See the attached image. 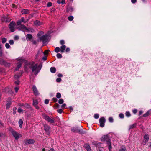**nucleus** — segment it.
Segmentation results:
<instances>
[{"label":"nucleus","instance_id":"obj_1","mask_svg":"<svg viewBox=\"0 0 151 151\" xmlns=\"http://www.w3.org/2000/svg\"><path fill=\"white\" fill-rule=\"evenodd\" d=\"M25 70H28L29 68L31 69L33 72H34V74H37L41 70L40 65L38 66L37 64H35L34 62H32L27 63L24 66Z\"/></svg>","mask_w":151,"mask_h":151},{"label":"nucleus","instance_id":"obj_2","mask_svg":"<svg viewBox=\"0 0 151 151\" xmlns=\"http://www.w3.org/2000/svg\"><path fill=\"white\" fill-rule=\"evenodd\" d=\"M102 141H106L108 145V148L109 151H111L112 147L111 145V140L109 136L108 135H104L101 138Z\"/></svg>","mask_w":151,"mask_h":151},{"label":"nucleus","instance_id":"obj_3","mask_svg":"<svg viewBox=\"0 0 151 151\" xmlns=\"http://www.w3.org/2000/svg\"><path fill=\"white\" fill-rule=\"evenodd\" d=\"M48 36L47 34H45L42 36L40 38L37 39V41L38 42H42L43 45H45L47 44L48 42Z\"/></svg>","mask_w":151,"mask_h":151},{"label":"nucleus","instance_id":"obj_4","mask_svg":"<svg viewBox=\"0 0 151 151\" xmlns=\"http://www.w3.org/2000/svg\"><path fill=\"white\" fill-rule=\"evenodd\" d=\"M72 131L75 133H78L80 134H84V132L83 131L82 129H80L77 127H73L71 128Z\"/></svg>","mask_w":151,"mask_h":151},{"label":"nucleus","instance_id":"obj_5","mask_svg":"<svg viewBox=\"0 0 151 151\" xmlns=\"http://www.w3.org/2000/svg\"><path fill=\"white\" fill-rule=\"evenodd\" d=\"M11 133L16 140H18L19 138L22 137V135L21 134L18 133L15 131H12Z\"/></svg>","mask_w":151,"mask_h":151},{"label":"nucleus","instance_id":"obj_6","mask_svg":"<svg viewBox=\"0 0 151 151\" xmlns=\"http://www.w3.org/2000/svg\"><path fill=\"white\" fill-rule=\"evenodd\" d=\"M15 23L13 21L11 22L9 25V27L12 32H13L15 31Z\"/></svg>","mask_w":151,"mask_h":151},{"label":"nucleus","instance_id":"obj_7","mask_svg":"<svg viewBox=\"0 0 151 151\" xmlns=\"http://www.w3.org/2000/svg\"><path fill=\"white\" fill-rule=\"evenodd\" d=\"M43 117L48 122L52 123H55L54 120L50 118L48 116L44 114L43 115Z\"/></svg>","mask_w":151,"mask_h":151},{"label":"nucleus","instance_id":"obj_8","mask_svg":"<svg viewBox=\"0 0 151 151\" xmlns=\"http://www.w3.org/2000/svg\"><path fill=\"white\" fill-rule=\"evenodd\" d=\"M35 140L32 139H29L24 141L23 144L24 145H27L29 144H33L35 142Z\"/></svg>","mask_w":151,"mask_h":151},{"label":"nucleus","instance_id":"obj_9","mask_svg":"<svg viewBox=\"0 0 151 151\" xmlns=\"http://www.w3.org/2000/svg\"><path fill=\"white\" fill-rule=\"evenodd\" d=\"M105 121V119L103 117L100 118L99 119V122L100 123V126L101 127H103L104 126Z\"/></svg>","mask_w":151,"mask_h":151},{"label":"nucleus","instance_id":"obj_10","mask_svg":"<svg viewBox=\"0 0 151 151\" xmlns=\"http://www.w3.org/2000/svg\"><path fill=\"white\" fill-rule=\"evenodd\" d=\"M144 139L142 142V144L145 145L147 143L149 140V137L147 134H145L144 137Z\"/></svg>","mask_w":151,"mask_h":151},{"label":"nucleus","instance_id":"obj_11","mask_svg":"<svg viewBox=\"0 0 151 151\" xmlns=\"http://www.w3.org/2000/svg\"><path fill=\"white\" fill-rule=\"evenodd\" d=\"M42 50L40 49H39L35 55V58L36 59H38L40 57Z\"/></svg>","mask_w":151,"mask_h":151},{"label":"nucleus","instance_id":"obj_12","mask_svg":"<svg viewBox=\"0 0 151 151\" xmlns=\"http://www.w3.org/2000/svg\"><path fill=\"white\" fill-rule=\"evenodd\" d=\"M19 25L20 26L18 27V28L20 29V30H21V29H25L28 31H29L32 29L30 28L29 29L27 28L24 25L21 24V25Z\"/></svg>","mask_w":151,"mask_h":151},{"label":"nucleus","instance_id":"obj_13","mask_svg":"<svg viewBox=\"0 0 151 151\" xmlns=\"http://www.w3.org/2000/svg\"><path fill=\"white\" fill-rule=\"evenodd\" d=\"M23 22L24 23H25L26 22L25 21L24 19V17H22L20 19L18 20L17 22V25H21V23Z\"/></svg>","mask_w":151,"mask_h":151},{"label":"nucleus","instance_id":"obj_14","mask_svg":"<svg viewBox=\"0 0 151 151\" xmlns=\"http://www.w3.org/2000/svg\"><path fill=\"white\" fill-rule=\"evenodd\" d=\"M50 128L47 125H44V129L45 130L47 134H49L50 133Z\"/></svg>","mask_w":151,"mask_h":151},{"label":"nucleus","instance_id":"obj_15","mask_svg":"<svg viewBox=\"0 0 151 151\" xmlns=\"http://www.w3.org/2000/svg\"><path fill=\"white\" fill-rule=\"evenodd\" d=\"M33 91L34 94L35 95H38V91L37 90L36 86L35 85L33 86Z\"/></svg>","mask_w":151,"mask_h":151},{"label":"nucleus","instance_id":"obj_16","mask_svg":"<svg viewBox=\"0 0 151 151\" xmlns=\"http://www.w3.org/2000/svg\"><path fill=\"white\" fill-rule=\"evenodd\" d=\"M26 40L27 41H30L33 38L32 35L30 34H27L26 36Z\"/></svg>","mask_w":151,"mask_h":151},{"label":"nucleus","instance_id":"obj_17","mask_svg":"<svg viewBox=\"0 0 151 151\" xmlns=\"http://www.w3.org/2000/svg\"><path fill=\"white\" fill-rule=\"evenodd\" d=\"M21 12L23 14H28L30 13V11L28 9H24L22 10Z\"/></svg>","mask_w":151,"mask_h":151},{"label":"nucleus","instance_id":"obj_18","mask_svg":"<svg viewBox=\"0 0 151 151\" xmlns=\"http://www.w3.org/2000/svg\"><path fill=\"white\" fill-rule=\"evenodd\" d=\"M92 143L93 145L95 146L96 147L100 146L101 144L98 142L95 141L92 142Z\"/></svg>","mask_w":151,"mask_h":151},{"label":"nucleus","instance_id":"obj_19","mask_svg":"<svg viewBox=\"0 0 151 151\" xmlns=\"http://www.w3.org/2000/svg\"><path fill=\"white\" fill-rule=\"evenodd\" d=\"M84 147L88 151H90L91 150V148L89 145L85 144L84 145Z\"/></svg>","mask_w":151,"mask_h":151},{"label":"nucleus","instance_id":"obj_20","mask_svg":"<svg viewBox=\"0 0 151 151\" xmlns=\"http://www.w3.org/2000/svg\"><path fill=\"white\" fill-rule=\"evenodd\" d=\"M66 48V46L65 45H63L61 46L60 47L61 48V53H63L64 52V50Z\"/></svg>","mask_w":151,"mask_h":151},{"label":"nucleus","instance_id":"obj_21","mask_svg":"<svg viewBox=\"0 0 151 151\" xmlns=\"http://www.w3.org/2000/svg\"><path fill=\"white\" fill-rule=\"evenodd\" d=\"M34 24L35 25L39 26L41 24V22L39 21L36 20L34 22Z\"/></svg>","mask_w":151,"mask_h":151},{"label":"nucleus","instance_id":"obj_22","mask_svg":"<svg viewBox=\"0 0 151 151\" xmlns=\"http://www.w3.org/2000/svg\"><path fill=\"white\" fill-rule=\"evenodd\" d=\"M23 121L22 119H20L19 121V127L21 128L22 127Z\"/></svg>","mask_w":151,"mask_h":151},{"label":"nucleus","instance_id":"obj_23","mask_svg":"<svg viewBox=\"0 0 151 151\" xmlns=\"http://www.w3.org/2000/svg\"><path fill=\"white\" fill-rule=\"evenodd\" d=\"M22 64L20 63H17V67L16 68V70L17 71L19 70V69L22 66Z\"/></svg>","mask_w":151,"mask_h":151},{"label":"nucleus","instance_id":"obj_24","mask_svg":"<svg viewBox=\"0 0 151 151\" xmlns=\"http://www.w3.org/2000/svg\"><path fill=\"white\" fill-rule=\"evenodd\" d=\"M44 34V32L43 31H40L37 34V37L38 38H40V37H41V35Z\"/></svg>","mask_w":151,"mask_h":151},{"label":"nucleus","instance_id":"obj_25","mask_svg":"<svg viewBox=\"0 0 151 151\" xmlns=\"http://www.w3.org/2000/svg\"><path fill=\"white\" fill-rule=\"evenodd\" d=\"M0 63H1L2 64H3V65H6V64H9V63H7L6 61H5V60H4L3 59H0Z\"/></svg>","mask_w":151,"mask_h":151},{"label":"nucleus","instance_id":"obj_26","mask_svg":"<svg viewBox=\"0 0 151 151\" xmlns=\"http://www.w3.org/2000/svg\"><path fill=\"white\" fill-rule=\"evenodd\" d=\"M50 71L51 73H54L56 72V69L54 67H51L50 68Z\"/></svg>","mask_w":151,"mask_h":151},{"label":"nucleus","instance_id":"obj_27","mask_svg":"<svg viewBox=\"0 0 151 151\" xmlns=\"http://www.w3.org/2000/svg\"><path fill=\"white\" fill-rule=\"evenodd\" d=\"M118 151H127L126 147L124 146H122L121 148Z\"/></svg>","mask_w":151,"mask_h":151},{"label":"nucleus","instance_id":"obj_28","mask_svg":"<svg viewBox=\"0 0 151 151\" xmlns=\"http://www.w3.org/2000/svg\"><path fill=\"white\" fill-rule=\"evenodd\" d=\"M136 125L137 124L134 123L133 124L130 125L129 126V130L135 127H136Z\"/></svg>","mask_w":151,"mask_h":151},{"label":"nucleus","instance_id":"obj_29","mask_svg":"<svg viewBox=\"0 0 151 151\" xmlns=\"http://www.w3.org/2000/svg\"><path fill=\"white\" fill-rule=\"evenodd\" d=\"M38 104V101L37 100H34L33 101V106L37 105Z\"/></svg>","mask_w":151,"mask_h":151},{"label":"nucleus","instance_id":"obj_30","mask_svg":"<svg viewBox=\"0 0 151 151\" xmlns=\"http://www.w3.org/2000/svg\"><path fill=\"white\" fill-rule=\"evenodd\" d=\"M150 111H148L145 114L143 115V116L144 117H146L148 116L150 114Z\"/></svg>","mask_w":151,"mask_h":151},{"label":"nucleus","instance_id":"obj_31","mask_svg":"<svg viewBox=\"0 0 151 151\" xmlns=\"http://www.w3.org/2000/svg\"><path fill=\"white\" fill-rule=\"evenodd\" d=\"M73 10V9L72 7H69L67 9V12H72Z\"/></svg>","mask_w":151,"mask_h":151},{"label":"nucleus","instance_id":"obj_32","mask_svg":"<svg viewBox=\"0 0 151 151\" xmlns=\"http://www.w3.org/2000/svg\"><path fill=\"white\" fill-rule=\"evenodd\" d=\"M7 41V39L5 38H2L1 42L2 43H5Z\"/></svg>","mask_w":151,"mask_h":151},{"label":"nucleus","instance_id":"obj_33","mask_svg":"<svg viewBox=\"0 0 151 151\" xmlns=\"http://www.w3.org/2000/svg\"><path fill=\"white\" fill-rule=\"evenodd\" d=\"M11 20V19L10 18H9L8 17H6V19L5 20V22L8 23L10 22Z\"/></svg>","mask_w":151,"mask_h":151},{"label":"nucleus","instance_id":"obj_34","mask_svg":"<svg viewBox=\"0 0 151 151\" xmlns=\"http://www.w3.org/2000/svg\"><path fill=\"white\" fill-rule=\"evenodd\" d=\"M56 96L57 98L59 99L61 97V94L60 93H58Z\"/></svg>","mask_w":151,"mask_h":151},{"label":"nucleus","instance_id":"obj_35","mask_svg":"<svg viewBox=\"0 0 151 151\" xmlns=\"http://www.w3.org/2000/svg\"><path fill=\"white\" fill-rule=\"evenodd\" d=\"M64 102V100L63 99H59L58 100V103L60 104H62Z\"/></svg>","mask_w":151,"mask_h":151},{"label":"nucleus","instance_id":"obj_36","mask_svg":"<svg viewBox=\"0 0 151 151\" xmlns=\"http://www.w3.org/2000/svg\"><path fill=\"white\" fill-rule=\"evenodd\" d=\"M125 115L127 117H129L131 116V114L128 111L126 112L125 113Z\"/></svg>","mask_w":151,"mask_h":151},{"label":"nucleus","instance_id":"obj_37","mask_svg":"<svg viewBox=\"0 0 151 151\" xmlns=\"http://www.w3.org/2000/svg\"><path fill=\"white\" fill-rule=\"evenodd\" d=\"M60 51V49L59 47H56L55 49V51L57 53H58Z\"/></svg>","mask_w":151,"mask_h":151},{"label":"nucleus","instance_id":"obj_38","mask_svg":"<svg viewBox=\"0 0 151 151\" xmlns=\"http://www.w3.org/2000/svg\"><path fill=\"white\" fill-rule=\"evenodd\" d=\"M57 57L58 58H62V56L60 53H58L57 54Z\"/></svg>","mask_w":151,"mask_h":151},{"label":"nucleus","instance_id":"obj_39","mask_svg":"<svg viewBox=\"0 0 151 151\" xmlns=\"http://www.w3.org/2000/svg\"><path fill=\"white\" fill-rule=\"evenodd\" d=\"M20 76L19 75H16L14 76V78L16 79H18L20 77Z\"/></svg>","mask_w":151,"mask_h":151},{"label":"nucleus","instance_id":"obj_40","mask_svg":"<svg viewBox=\"0 0 151 151\" xmlns=\"http://www.w3.org/2000/svg\"><path fill=\"white\" fill-rule=\"evenodd\" d=\"M68 19L70 21H72L73 19V16H70L68 18Z\"/></svg>","mask_w":151,"mask_h":151},{"label":"nucleus","instance_id":"obj_41","mask_svg":"<svg viewBox=\"0 0 151 151\" xmlns=\"http://www.w3.org/2000/svg\"><path fill=\"white\" fill-rule=\"evenodd\" d=\"M6 19V17L4 16L2 17L1 18V20L2 22H5V20Z\"/></svg>","mask_w":151,"mask_h":151},{"label":"nucleus","instance_id":"obj_42","mask_svg":"<svg viewBox=\"0 0 151 151\" xmlns=\"http://www.w3.org/2000/svg\"><path fill=\"white\" fill-rule=\"evenodd\" d=\"M52 3L51 2H48L47 4V6L48 7H50L52 6Z\"/></svg>","mask_w":151,"mask_h":151},{"label":"nucleus","instance_id":"obj_43","mask_svg":"<svg viewBox=\"0 0 151 151\" xmlns=\"http://www.w3.org/2000/svg\"><path fill=\"white\" fill-rule=\"evenodd\" d=\"M99 115L98 114H94V117L96 119H97L99 118Z\"/></svg>","mask_w":151,"mask_h":151},{"label":"nucleus","instance_id":"obj_44","mask_svg":"<svg viewBox=\"0 0 151 151\" xmlns=\"http://www.w3.org/2000/svg\"><path fill=\"white\" fill-rule=\"evenodd\" d=\"M109 121L111 123H112L113 122V119L112 117H110L109 118Z\"/></svg>","mask_w":151,"mask_h":151},{"label":"nucleus","instance_id":"obj_45","mask_svg":"<svg viewBox=\"0 0 151 151\" xmlns=\"http://www.w3.org/2000/svg\"><path fill=\"white\" fill-rule=\"evenodd\" d=\"M119 117L121 118H123L124 117V116L123 114L120 113L119 115Z\"/></svg>","mask_w":151,"mask_h":151},{"label":"nucleus","instance_id":"obj_46","mask_svg":"<svg viewBox=\"0 0 151 151\" xmlns=\"http://www.w3.org/2000/svg\"><path fill=\"white\" fill-rule=\"evenodd\" d=\"M5 47L6 48L8 49L10 47V45L8 43H6L5 44Z\"/></svg>","mask_w":151,"mask_h":151},{"label":"nucleus","instance_id":"obj_47","mask_svg":"<svg viewBox=\"0 0 151 151\" xmlns=\"http://www.w3.org/2000/svg\"><path fill=\"white\" fill-rule=\"evenodd\" d=\"M52 101L54 102H56L57 101L58 99L54 97L52 98Z\"/></svg>","mask_w":151,"mask_h":151},{"label":"nucleus","instance_id":"obj_48","mask_svg":"<svg viewBox=\"0 0 151 151\" xmlns=\"http://www.w3.org/2000/svg\"><path fill=\"white\" fill-rule=\"evenodd\" d=\"M11 105V103L9 102L6 105V108L7 109H9V107H10V106Z\"/></svg>","mask_w":151,"mask_h":151},{"label":"nucleus","instance_id":"obj_49","mask_svg":"<svg viewBox=\"0 0 151 151\" xmlns=\"http://www.w3.org/2000/svg\"><path fill=\"white\" fill-rule=\"evenodd\" d=\"M49 51V50H45L44 52H43V54L45 55H47L48 53V52Z\"/></svg>","mask_w":151,"mask_h":151},{"label":"nucleus","instance_id":"obj_50","mask_svg":"<svg viewBox=\"0 0 151 151\" xmlns=\"http://www.w3.org/2000/svg\"><path fill=\"white\" fill-rule=\"evenodd\" d=\"M60 43L61 45H63L65 44V42L63 40H61L60 41Z\"/></svg>","mask_w":151,"mask_h":151},{"label":"nucleus","instance_id":"obj_51","mask_svg":"<svg viewBox=\"0 0 151 151\" xmlns=\"http://www.w3.org/2000/svg\"><path fill=\"white\" fill-rule=\"evenodd\" d=\"M14 89L15 90V91L16 93L17 92L18 90H19V87H15L14 88Z\"/></svg>","mask_w":151,"mask_h":151},{"label":"nucleus","instance_id":"obj_52","mask_svg":"<svg viewBox=\"0 0 151 151\" xmlns=\"http://www.w3.org/2000/svg\"><path fill=\"white\" fill-rule=\"evenodd\" d=\"M57 112L60 114H61L62 113L63 110L61 109H59L57 110Z\"/></svg>","mask_w":151,"mask_h":151},{"label":"nucleus","instance_id":"obj_53","mask_svg":"<svg viewBox=\"0 0 151 151\" xmlns=\"http://www.w3.org/2000/svg\"><path fill=\"white\" fill-rule=\"evenodd\" d=\"M49 102V100L47 99H46L45 101V104H48Z\"/></svg>","mask_w":151,"mask_h":151},{"label":"nucleus","instance_id":"obj_54","mask_svg":"<svg viewBox=\"0 0 151 151\" xmlns=\"http://www.w3.org/2000/svg\"><path fill=\"white\" fill-rule=\"evenodd\" d=\"M17 111L19 113H21L23 112V110L21 108H19L18 109Z\"/></svg>","mask_w":151,"mask_h":151},{"label":"nucleus","instance_id":"obj_55","mask_svg":"<svg viewBox=\"0 0 151 151\" xmlns=\"http://www.w3.org/2000/svg\"><path fill=\"white\" fill-rule=\"evenodd\" d=\"M9 42L11 45H12L14 43V42L13 40H10L9 41Z\"/></svg>","mask_w":151,"mask_h":151},{"label":"nucleus","instance_id":"obj_56","mask_svg":"<svg viewBox=\"0 0 151 151\" xmlns=\"http://www.w3.org/2000/svg\"><path fill=\"white\" fill-rule=\"evenodd\" d=\"M20 81L19 80H18L14 82V83L17 85H19V83Z\"/></svg>","mask_w":151,"mask_h":151},{"label":"nucleus","instance_id":"obj_57","mask_svg":"<svg viewBox=\"0 0 151 151\" xmlns=\"http://www.w3.org/2000/svg\"><path fill=\"white\" fill-rule=\"evenodd\" d=\"M61 81V79L60 78H57L56 79V81L57 82H60Z\"/></svg>","mask_w":151,"mask_h":151},{"label":"nucleus","instance_id":"obj_58","mask_svg":"<svg viewBox=\"0 0 151 151\" xmlns=\"http://www.w3.org/2000/svg\"><path fill=\"white\" fill-rule=\"evenodd\" d=\"M3 54V53L2 50H0V57H1L2 56Z\"/></svg>","mask_w":151,"mask_h":151},{"label":"nucleus","instance_id":"obj_59","mask_svg":"<svg viewBox=\"0 0 151 151\" xmlns=\"http://www.w3.org/2000/svg\"><path fill=\"white\" fill-rule=\"evenodd\" d=\"M132 3L134 4L137 2V0H131Z\"/></svg>","mask_w":151,"mask_h":151},{"label":"nucleus","instance_id":"obj_60","mask_svg":"<svg viewBox=\"0 0 151 151\" xmlns=\"http://www.w3.org/2000/svg\"><path fill=\"white\" fill-rule=\"evenodd\" d=\"M66 106V104H63L61 106V107L63 108H64Z\"/></svg>","mask_w":151,"mask_h":151},{"label":"nucleus","instance_id":"obj_61","mask_svg":"<svg viewBox=\"0 0 151 151\" xmlns=\"http://www.w3.org/2000/svg\"><path fill=\"white\" fill-rule=\"evenodd\" d=\"M44 61H45L47 59V57L46 56H44L42 58Z\"/></svg>","mask_w":151,"mask_h":151},{"label":"nucleus","instance_id":"obj_62","mask_svg":"<svg viewBox=\"0 0 151 151\" xmlns=\"http://www.w3.org/2000/svg\"><path fill=\"white\" fill-rule=\"evenodd\" d=\"M32 43L33 44L35 45L37 44V41L35 40H33L32 41Z\"/></svg>","mask_w":151,"mask_h":151},{"label":"nucleus","instance_id":"obj_63","mask_svg":"<svg viewBox=\"0 0 151 151\" xmlns=\"http://www.w3.org/2000/svg\"><path fill=\"white\" fill-rule=\"evenodd\" d=\"M143 112V111H140L139 113V115L140 116L142 114Z\"/></svg>","mask_w":151,"mask_h":151},{"label":"nucleus","instance_id":"obj_64","mask_svg":"<svg viewBox=\"0 0 151 151\" xmlns=\"http://www.w3.org/2000/svg\"><path fill=\"white\" fill-rule=\"evenodd\" d=\"M149 148L151 150V142L149 143Z\"/></svg>","mask_w":151,"mask_h":151}]
</instances>
